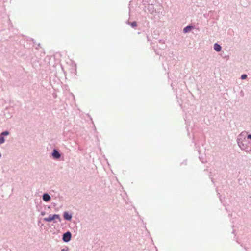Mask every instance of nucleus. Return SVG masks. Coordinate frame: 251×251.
I'll use <instances>...</instances> for the list:
<instances>
[{"label":"nucleus","mask_w":251,"mask_h":251,"mask_svg":"<svg viewBox=\"0 0 251 251\" xmlns=\"http://www.w3.org/2000/svg\"><path fill=\"white\" fill-rule=\"evenodd\" d=\"M55 219H57L59 222L61 221L60 216L58 214L50 215L48 217L44 218V221L45 222H50Z\"/></svg>","instance_id":"f257e3e1"},{"label":"nucleus","mask_w":251,"mask_h":251,"mask_svg":"<svg viewBox=\"0 0 251 251\" xmlns=\"http://www.w3.org/2000/svg\"><path fill=\"white\" fill-rule=\"evenodd\" d=\"M71 234L69 232H67L63 234V240L65 242H68L70 240Z\"/></svg>","instance_id":"f03ea898"},{"label":"nucleus","mask_w":251,"mask_h":251,"mask_svg":"<svg viewBox=\"0 0 251 251\" xmlns=\"http://www.w3.org/2000/svg\"><path fill=\"white\" fill-rule=\"evenodd\" d=\"M52 156L53 158L57 159L60 157V154L56 150H54L52 153Z\"/></svg>","instance_id":"7ed1b4c3"},{"label":"nucleus","mask_w":251,"mask_h":251,"mask_svg":"<svg viewBox=\"0 0 251 251\" xmlns=\"http://www.w3.org/2000/svg\"><path fill=\"white\" fill-rule=\"evenodd\" d=\"M63 217L65 219L67 220H70L72 218V216L67 212L64 213Z\"/></svg>","instance_id":"20e7f679"},{"label":"nucleus","mask_w":251,"mask_h":251,"mask_svg":"<svg viewBox=\"0 0 251 251\" xmlns=\"http://www.w3.org/2000/svg\"><path fill=\"white\" fill-rule=\"evenodd\" d=\"M43 199L45 201H48L50 199V196L48 194H44L43 196Z\"/></svg>","instance_id":"39448f33"},{"label":"nucleus","mask_w":251,"mask_h":251,"mask_svg":"<svg viewBox=\"0 0 251 251\" xmlns=\"http://www.w3.org/2000/svg\"><path fill=\"white\" fill-rule=\"evenodd\" d=\"M214 49L216 51H220L221 50V47L219 44L216 43L214 45Z\"/></svg>","instance_id":"423d86ee"},{"label":"nucleus","mask_w":251,"mask_h":251,"mask_svg":"<svg viewBox=\"0 0 251 251\" xmlns=\"http://www.w3.org/2000/svg\"><path fill=\"white\" fill-rule=\"evenodd\" d=\"M192 28H193V26H188L184 28L183 32L185 33L188 32L190 31V30H191Z\"/></svg>","instance_id":"0eeeda50"},{"label":"nucleus","mask_w":251,"mask_h":251,"mask_svg":"<svg viewBox=\"0 0 251 251\" xmlns=\"http://www.w3.org/2000/svg\"><path fill=\"white\" fill-rule=\"evenodd\" d=\"M5 141L4 137L2 135H0V144H3Z\"/></svg>","instance_id":"6e6552de"},{"label":"nucleus","mask_w":251,"mask_h":251,"mask_svg":"<svg viewBox=\"0 0 251 251\" xmlns=\"http://www.w3.org/2000/svg\"><path fill=\"white\" fill-rule=\"evenodd\" d=\"M137 23L136 22H133L131 23V26L132 27H135L136 26H137Z\"/></svg>","instance_id":"1a4fd4ad"},{"label":"nucleus","mask_w":251,"mask_h":251,"mask_svg":"<svg viewBox=\"0 0 251 251\" xmlns=\"http://www.w3.org/2000/svg\"><path fill=\"white\" fill-rule=\"evenodd\" d=\"M8 134L9 132L8 131H4L0 135L3 136V135H8Z\"/></svg>","instance_id":"9d476101"},{"label":"nucleus","mask_w":251,"mask_h":251,"mask_svg":"<svg viewBox=\"0 0 251 251\" xmlns=\"http://www.w3.org/2000/svg\"><path fill=\"white\" fill-rule=\"evenodd\" d=\"M247 75L246 74H243L241 75V79H245L247 78Z\"/></svg>","instance_id":"9b49d317"},{"label":"nucleus","mask_w":251,"mask_h":251,"mask_svg":"<svg viewBox=\"0 0 251 251\" xmlns=\"http://www.w3.org/2000/svg\"><path fill=\"white\" fill-rule=\"evenodd\" d=\"M247 137L248 139H251V134L248 135Z\"/></svg>","instance_id":"f8f14e48"},{"label":"nucleus","mask_w":251,"mask_h":251,"mask_svg":"<svg viewBox=\"0 0 251 251\" xmlns=\"http://www.w3.org/2000/svg\"><path fill=\"white\" fill-rule=\"evenodd\" d=\"M62 251H64V249L62 250Z\"/></svg>","instance_id":"ddd939ff"}]
</instances>
